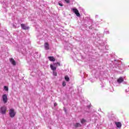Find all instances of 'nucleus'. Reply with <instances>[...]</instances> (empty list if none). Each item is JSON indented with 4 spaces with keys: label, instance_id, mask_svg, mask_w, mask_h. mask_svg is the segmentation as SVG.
I'll list each match as a JSON object with an SVG mask.
<instances>
[{
    "label": "nucleus",
    "instance_id": "nucleus-1",
    "mask_svg": "<svg viewBox=\"0 0 129 129\" xmlns=\"http://www.w3.org/2000/svg\"><path fill=\"white\" fill-rule=\"evenodd\" d=\"M16 112L15 111V109H10L9 110V115L10 117H15L16 116Z\"/></svg>",
    "mask_w": 129,
    "mask_h": 129
},
{
    "label": "nucleus",
    "instance_id": "nucleus-2",
    "mask_svg": "<svg viewBox=\"0 0 129 129\" xmlns=\"http://www.w3.org/2000/svg\"><path fill=\"white\" fill-rule=\"evenodd\" d=\"M0 112L2 114H6V112H7V107L5 106L1 107Z\"/></svg>",
    "mask_w": 129,
    "mask_h": 129
},
{
    "label": "nucleus",
    "instance_id": "nucleus-3",
    "mask_svg": "<svg viewBox=\"0 0 129 129\" xmlns=\"http://www.w3.org/2000/svg\"><path fill=\"white\" fill-rule=\"evenodd\" d=\"M2 99L4 103H7V102H8V96L7 95V94H4L2 96Z\"/></svg>",
    "mask_w": 129,
    "mask_h": 129
},
{
    "label": "nucleus",
    "instance_id": "nucleus-4",
    "mask_svg": "<svg viewBox=\"0 0 129 129\" xmlns=\"http://www.w3.org/2000/svg\"><path fill=\"white\" fill-rule=\"evenodd\" d=\"M72 11L76 15L77 17H80V13L77 9H72Z\"/></svg>",
    "mask_w": 129,
    "mask_h": 129
},
{
    "label": "nucleus",
    "instance_id": "nucleus-5",
    "mask_svg": "<svg viewBox=\"0 0 129 129\" xmlns=\"http://www.w3.org/2000/svg\"><path fill=\"white\" fill-rule=\"evenodd\" d=\"M21 27L23 30H29V27L26 26L25 24H21Z\"/></svg>",
    "mask_w": 129,
    "mask_h": 129
},
{
    "label": "nucleus",
    "instance_id": "nucleus-6",
    "mask_svg": "<svg viewBox=\"0 0 129 129\" xmlns=\"http://www.w3.org/2000/svg\"><path fill=\"white\" fill-rule=\"evenodd\" d=\"M44 46L45 50L50 49V46H49V43H48V42H45L44 44Z\"/></svg>",
    "mask_w": 129,
    "mask_h": 129
},
{
    "label": "nucleus",
    "instance_id": "nucleus-7",
    "mask_svg": "<svg viewBox=\"0 0 129 129\" xmlns=\"http://www.w3.org/2000/svg\"><path fill=\"white\" fill-rule=\"evenodd\" d=\"M10 61L11 64H12V65H13V66H16V61L15 60V59H14V58H10Z\"/></svg>",
    "mask_w": 129,
    "mask_h": 129
},
{
    "label": "nucleus",
    "instance_id": "nucleus-8",
    "mask_svg": "<svg viewBox=\"0 0 129 129\" xmlns=\"http://www.w3.org/2000/svg\"><path fill=\"white\" fill-rule=\"evenodd\" d=\"M74 127H76V128H77L78 127H81L82 126V125L79 122H77L74 125Z\"/></svg>",
    "mask_w": 129,
    "mask_h": 129
},
{
    "label": "nucleus",
    "instance_id": "nucleus-9",
    "mask_svg": "<svg viewBox=\"0 0 129 129\" xmlns=\"http://www.w3.org/2000/svg\"><path fill=\"white\" fill-rule=\"evenodd\" d=\"M49 61H51V62H55V59L54 58V56H48V57Z\"/></svg>",
    "mask_w": 129,
    "mask_h": 129
},
{
    "label": "nucleus",
    "instance_id": "nucleus-10",
    "mask_svg": "<svg viewBox=\"0 0 129 129\" xmlns=\"http://www.w3.org/2000/svg\"><path fill=\"white\" fill-rule=\"evenodd\" d=\"M117 82L118 83H121V82H123V78L120 77L117 80Z\"/></svg>",
    "mask_w": 129,
    "mask_h": 129
},
{
    "label": "nucleus",
    "instance_id": "nucleus-11",
    "mask_svg": "<svg viewBox=\"0 0 129 129\" xmlns=\"http://www.w3.org/2000/svg\"><path fill=\"white\" fill-rule=\"evenodd\" d=\"M115 123L117 127H118L119 128H120V127H121V123L120 122H115Z\"/></svg>",
    "mask_w": 129,
    "mask_h": 129
},
{
    "label": "nucleus",
    "instance_id": "nucleus-12",
    "mask_svg": "<svg viewBox=\"0 0 129 129\" xmlns=\"http://www.w3.org/2000/svg\"><path fill=\"white\" fill-rule=\"evenodd\" d=\"M64 80L67 82H69V80H70V79L69 78V77L68 76L66 75L64 76Z\"/></svg>",
    "mask_w": 129,
    "mask_h": 129
},
{
    "label": "nucleus",
    "instance_id": "nucleus-13",
    "mask_svg": "<svg viewBox=\"0 0 129 129\" xmlns=\"http://www.w3.org/2000/svg\"><path fill=\"white\" fill-rule=\"evenodd\" d=\"M50 68L51 70H53V71L57 69V68L56 67H54L53 64L50 65Z\"/></svg>",
    "mask_w": 129,
    "mask_h": 129
},
{
    "label": "nucleus",
    "instance_id": "nucleus-14",
    "mask_svg": "<svg viewBox=\"0 0 129 129\" xmlns=\"http://www.w3.org/2000/svg\"><path fill=\"white\" fill-rule=\"evenodd\" d=\"M85 122H86V120H85V119H82L81 120V123H82L83 124V123H85Z\"/></svg>",
    "mask_w": 129,
    "mask_h": 129
},
{
    "label": "nucleus",
    "instance_id": "nucleus-15",
    "mask_svg": "<svg viewBox=\"0 0 129 129\" xmlns=\"http://www.w3.org/2000/svg\"><path fill=\"white\" fill-rule=\"evenodd\" d=\"M4 88L6 91H9V87L7 86H4Z\"/></svg>",
    "mask_w": 129,
    "mask_h": 129
},
{
    "label": "nucleus",
    "instance_id": "nucleus-16",
    "mask_svg": "<svg viewBox=\"0 0 129 129\" xmlns=\"http://www.w3.org/2000/svg\"><path fill=\"white\" fill-rule=\"evenodd\" d=\"M62 86L63 87H65V86H66V82L65 81L62 82Z\"/></svg>",
    "mask_w": 129,
    "mask_h": 129
},
{
    "label": "nucleus",
    "instance_id": "nucleus-17",
    "mask_svg": "<svg viewBox=\"0 0 129 129\" xmlns=\"http://www.w3.org/2000/svg\"><path fill=\"white\" fill-rule=\"evenodd\" d=\"M67 4H70V0H64Z\"/></svg>",
    "mask_w": 129,
    "mask_h": 129
},
{
    "label": "nucleus",
    "instance_id": "nucleus-18",
    "mask_svg": "<svg viewBox=\"0 0 129 129\" xmlns=\"http://www.w3.org/2000/svg\"><path fill=\"white\" fill-rule=\"evenodd\" d=\"M53 74L54 76H57V72L53 71Z\"/></svg>",
    "mask_w": 129,
    "mask_h": 129
},
{
    "label": "nucleus",
    "instance_id": "nucleus-19",
    "mask_svg": "<svg viewBox=\"0 0 129 129\" xmlns=\"http://www.w3.org/2000/svg\"><path fill=\"white\" fill-rule=\"evenodd\" d=\"M59 6H60V7H63V5L61 3H58Z\"/></svg>",
    "mask_w": 129,
    "mask_h": 129
},
{
    "label": "nucleus",
    "instance_id": "nucleus-20",
    "mask_svg": "<svg viewBox=\"0 0 129 129\" xmlns=\"http://www.w3.org/2000/svg\"><path fill=\"white\" fill-rule=\"evenodd\" d=\"M56 64H57V65H58V66H60V62H57L56 63Z\"/></svg>",
    "mask_w": 129,
    "mask_h": 129
},
{
    "label": "nucleus",
    "instance_id": "nucleus-21",
    "mask_svg": "<svg viewBox=\"0 0 129 129\" xmlns=\"http://www.w3.org/2000/svg\"><path fill=\"white\" fill-rule=\"evenodd\" d=\"M57 105V103H55L54 104V106H56Z\"/></svg>",
    "mask_w": 129,
    "mask_h": 129
}]
</instances>
